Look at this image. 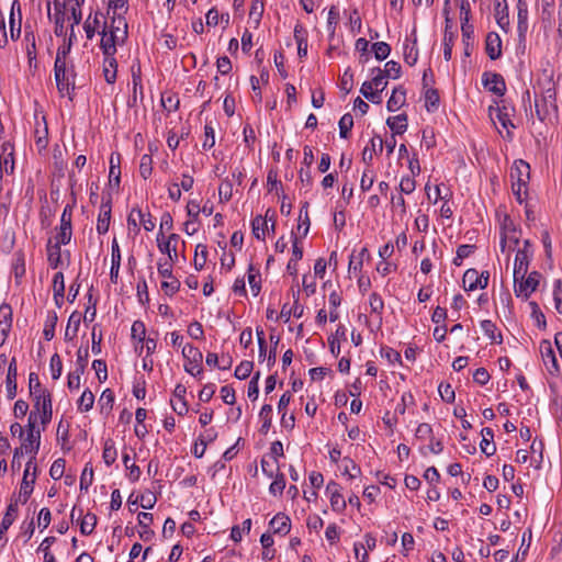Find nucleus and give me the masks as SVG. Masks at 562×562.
Segmentation results:
<instances>
[{
  "instance_id": "obj_1",
  "label": "nucleus",
  "mask_w": 562,
  "mask_h": 562,
  "mask_svg": "<svg viewBox=\"0 0 562 562\" xmlns=\"http://www.w3.org/2000/svg\"><path fill=\"white\" fill-rule=\"evenodd\" d=\"M540 88V99L543 102V108H540L539 95L536 93L535 98V110L538 119L543 122L551 111H557L558 106L555 103V87L551 79H546L544 82H538Z\"/></svg>"
},
{
  "instance_id": "obj_2",
  "label": "nucleus",
  "mask_w": 562,
  "mask_h": 562,
  "mask_svg": "<svg viewBox=\"0 0 562 562\" xmlns=\"http://www.w3.org/2000/svg\"><path fill=\"white\" fill-rule=\"evenodd\" d=\"M530 166L526 161L519 159L514 162L510 170V178L513 180L512 189L519 203H522L526 194V186L529 180Z\"/></svg>"
},
{
  "instance_id": "obj_3",
  "label": "nucleus",
  "mask_w": 562,
  "mask_h": 562,
  "mask_svg": "<svg viewBox=\"0 0 562 562\" xmlns=\"http://www.w3.org/2000/svg\"><path fill=\"white\" fill-rule=\"evenodd\" d=\"M101 34V43L100 48L102 49V53L105 57V63L109 64V66L113 67L115 66V53H116V45L122 44L125 41L120 38L117 34H111L108 32V24L106 22H103V29L100 32Z\"/></svg>"
},
{
  "instance_id": "obj_4",
  "label": "nucleus",
  "mask_w": 562,
  "mask_h": 562,
  "mask_svg": "<svg viewBox=\"0 0 562 562\" xmlns=\"http://www.w3.org/2000/svg\"><path fill=\"white\" fill-rule=\"evenodd\" d=\"M541 274L538 271H532L524 279L514 281V293L517 297L528 299L538 288Z\"/></svg>"
},
{
  "instance_id": "obj_5",
  "label": "nucleus",
  "mask_w": 562,
  "mask_h": 562,
  "mask_svg": "<svg viewBox=\"0 0 562 562\" xmlns=\"http://www.w3.org/2000/svg\"><path fill=\"white\" fill-rule=\"evenodd\" d=\"M36 463H33V460L30 459L26 463V469L24 471L23 479L21 482L19 498L16 499L18 503L21 502L24 504L27 502L30 495L33 492L34 483L36 480Z\"/></svg>"
},
{
  "instance_id": "obj_6",
  "label": "nucleus",
  "mask_w": 562,
  "mask_h": 562,
  "mask_svg": "<svg viewBox=\"0 0 562 562\" xmlns=\"http://www.w3.org/2000/svg\"><path fill=\"white\" fill-rule=\"evenodd\" d=\"M182 356L186 359L184 370L191 375H196L202 372V352L191 344H187L182 348Z\"/></svg>"
},
{
  "instance_id": "obj_7",
  "label": "nucleus",
  "mask_w": 562,
  "mask_h": 562,
  "mask_svg": "<svg viewBox=\"0 0 562 562\" xmlns=\"http://www.w3.org/2000/svg\"><path fill=\"white\" fill-rule=\"evenodd\" d=\"M172 263L171 261H165L158 263V273L160 277L167 279L161 282V289L164 292L171 296L177 293L180 289V281L172 276Z\"/></svg>"
},
{
  "instance_id": "obj_8",
  "label": "nucleus",
  "mask_w": 562,
  "mask_h": 562,
  "mask_svg": "<svg viewBox=\"0 0 562 562\" xmlns=\"http://www.w3.org/2000/svg\"><path fill=\"white\" fill-rule=\"evenodd\" d=\"M54 75L60 95L68 97L69 100H72L71 91L75 89V75L72 71L69 72L67 67H60V71L57 74V68L54 67Z\"/></svg>"
},
{
  "instance_id": "obj_9",
  "label": "nucleus",
  "mask_w": 562,
  "mask_h": 562,
  "mask_svg": "<svg viewBox=\"0 0 562 562\" xmlns=\"http://www.w3.org/2000/svg\"><path fill=\"white\" fill-rule=\"evenodd\" d=\"M488 112L492 121L495 123V120H497L499 124L506 130V137L510 139L512 133L509 128H514L515 125L510 120V113L508 108L506 105H496L495 108L491 105Z\"/></svg>"
},
{
  "instance_id": "obj_10",
  "label": "nucleus",
  "mask_w": 562,
  "mask_h": 562,
  "mask_svg": "<svg viewBox=\"0 0 562 562\" xmlns=\"http://www.w3.org/2000/svg\"><path fill=\"white\" fill-rule=\"evenodd\" d=\"M482 83L485 89L495 93L498 97L504 95L506 91L505 80L499 74L484 72L482 76Z\"/></svg>"
},
{
  "instance_id": "obj_11",
  "label": "nucleus",
  "mask_w": 562,
  "mask_h": 562,
  "mask_svg": "<svg viewBox=\"0 0 562 562\" xmlns=\"http://www.w3.org/2000/svg\"><path fill=\"white\" fill-rule=\"evenodd\" d=\"M340 491V485L334 481H330L326 486V492L329 495L331 509L337 513H341L346 508V501L344 499Z\"/></svg>"
},
{
  "instance_id": "obj_12",
  "label": "nucleus",
  "mask_w": 562,
  "mask_h": 562,
  "mask_svg": "<svg viewBox=\"0 0 562 562\" xmlns=\"http://www.w3.org/2000/svg\"><path fill=\"white\" fill-rule=\"evenodd\" d=\"M111 220V196L109 195L106 200L103 198L100 206V213L97 222V232L100 235L105 234L109 231Z\"/></svg>"
},
{
  "instance_id": "obj_13",
  "label": "nucleus",
  "mask_w": 562,
  "mask_h": 562,
  "mask_svg": "<svg viewBox=\"0 0 562 562\" xmlns=\"http://www.w3.org/2000/svg\"><path fill=\"white\" fill-rule=\"evenodd\" d=\"M540 352L542 356L543 363L547 367L548 371L551 374L557 373L559 371L558 360L550 341L543 340L541 342Z\"/></svg>"
},
{
  "instance_id": "obj_14",
  "label": "nucleus",
  "mask_w": 562,
  "mask_h": 562,
  "mask_svg": "<svg viewBox=\"0 0 562 562\" xmlns=\"http://www.w3.org/2000/svg\"><path fill=\"white\" fill-rule=\"evenodd\" d=\"M105 18L102 12L95 11L94 13H90L83 23V30L86 32V36L88 40H92L95 35L97 30L102 26Z\"/></svg>"
},
{
  "instance_id": "obj_15",
  "label": "nucleus",
  "mask_w": 562,
  "mask_h": 562,
  "mask_svg": "<svg viewBox=\"0 0 562 562\" xmlns=\"http://www.w3.org/2000/svg\"><path fill=\"white\" fill-rule=\"evenodd\" d=\"M485 50L492 60H496L502 56V40L496 32L487 33Z\"/></svg>"
},
{
  "instance_id": "obj_16",
  "label": "nucleus",
  "mask_w": 562,
  "mask_h": 562,
  "mask_svg": "<svg viewBox=\"0 0 562 562\" xmlns=\"http://www.w3.org/2000/svg\"><path fill=\"white\" fill-rule=\"evenodd\" d=\"M16 376H18V369H16V359L12 358L9 368L8 373L5 378V390H7V397L9 400H13L16 396Z\"/></svg>"
},
{
  "instance_id": "obj_17",
  "label": "nucleus",
  "mask_w": 562,
  "mask_h": 562,
  "mask_svg": "<svg viewBox=\"0 0 562 562\" xmlns=\"http://www.w3.org/2000/svg\"><path fill=\"white\" fill-rule=\"evenodd\" d=\"M187 393V389L182 384H177L173 390V397L175 400H171V406L172 409L180 416L187 414L188 412V405L184 400Z\"/></svg>"
},
{
  "instance_id": "obj_18",
  "label": "nucleus",
  "mask_w": 562,
  "mask_h": 562,
  "mask_svg": "<svg viewBox=\"0 0 562 562\" xmlns=\"http://www.w3.org/2000/svg\"><path fill=\"white\" fill-rule=\"evenodd\" d=\"M10 35L11 38L14 41L19 38L21 33V12H20V4L15 0L12 2L11 5V14H10Z\"/></svg>"
},
{
  "instance_id": "obj_19",
  "label": "nucleus",
  "mask_w": 562,
  "mask_h": 562,
  "mask_svg": "<svg viewBox=\"0 0 562 562\" xmlns=\"http://www.w3.org/2000/svg\"><path fill=\"white\" fill-rule=\"evenodd\" d=\"M108 32L117 34V36L124 41L127 38V22L123 14H113Z\"/></svg>"
},
{
  "instance_id": "obj_20",
  "label": "nucleus",
  "mask_w": 562,
  "mask_h": 562,
  "mask_svg": "<svg viewBox=\"0 0 562 562\" xmlns=\"http://www.w3.org/2000/svg\"><path fill=\"white\" fill-rule=\"evenodd\" d=\"M270 527L271 529L273 530L274 533H279V535H286L290 532V529H291V520L290 518L282 514V513H279L277 514L271 520H270Z\"/></svg>"
},
{
  "instance_id": "obj_21",
  "label": "nucleus",
  "mask_w": 562,
  "mask_h": 562,
  "mask_svg": "<svg viewBox=\"0 0 562 562\" xmlns=\"http://www.w3.org/2000/svg\"><path fill=\"white\" fill-rule=\"evenodd\" d=\"M406 101V91L403 87L393 89L390 99L387 100L386 108L390 112H395L401 109Z\"/></svg>"
},
{
  "instance_id": "obj_22",
  "label": "nucleus",
  "mask_w": 562,
  "mask_h": 562,
  "mask_svg": "<svg viewBox=\"0 0 562 562\" xmlns=\"http://www.w3.org/2000/svg\"><path fill=\"white\" fill-rule=\"evenodd\" d=\"M121 155L112 154L110 157V169H109V182L111 186L116 188L120 187L121 182Z\"/></svg>"
},
{
  "instance_id": "obj_23",
  "label": "nucleus",
  "mask_w": 562,
  "mask_h": 562,
  "mask_svg": "<svg viewBox=\"0 0 562 562\" xmlns=\"http://www.w3.org/2000/svg\"><path fill=\"white\" fill-rule=\"evenodd\" d=\"M481 434V450L485 456L491 457L496 452V446L493 442L494 431L492 428L485 427L482 429Z\"/></svg>"
},
{
  "instance_id": "obj_24",
  "label": "nucleus",
  "mask_w": 562,
  "mask_h": 562,
  "mask_svg": "<svg viewBox=\"0 0 562 562\" xmlns=\"http://www.w3.org/2000/svg\"><path fill=\"white\" fill-rule=\"evenodd\" d=\"M268 213H270V210L267 211L265 217H262L261 215H258L251 222L252 234L257 239L263 240L265 236H266V232L269 233Z\"/></svg>"
},
{
  "instance_id": "obj_25",
  "label": "nucleus",
  "mask_w": 562,
  "mask_h": 562,
  "mask_svg": "<svg viewBox=\"0 0 562 562\" xmlns=\"http://www.w3.org/2000/svg\"><path fill=\"white\" fill-rule=\"evenodd\" d=\"M376 148L379 153L383 150V139L378 135L371 138L370 146L364 147L362 151V160L367 165H371L373 155L376 153Z\"/></svg>"
},
{
  "instance_id": "obj_26",
  "label": "nucleus",
  "mask_w": 562,
  "mask_h": 562,
  "mask_svg": "<svg viewBox=\"0 0 562 562\" xmlns=\"http://www.w3.org/2000/svg\"><path fill=\"white\" fill-rule=\"evenodd\" d=\"M41 446V432H36V435L27 434L24 439L22 447L24 448L25 453H31V459L33 463H35V456L37 454Z\"/></svg>"
},
{
  "instance_id": "obj_27",
  "label": "nucleus",
  "mask_w": 562,
  "mask_h": 562,
  "mask_svg": "<svg viewBox=\"0 0 562 562\" xmlns=\"http://www.w3.org/2000/svg\"><path fill=\"white\" fill-rule=\"evenodd\" d=\"M18 514V501H11L9 504L7 512L2 518L1 526H0V539L2 538L3 533L10 528V526L13 524L15 517Z\"/></svg>"
},
{
  "instance_id": "obj_28",
  "label": "nucleus",
  "mask_w": 562,
  "mask_h": 562,
  "mask_svg": "<svg viewBox=\"0 0 562 562\" xmlns=\"http://www.w3.org/2000/svg\"><path fill=\"white\" fill-rule=\"evenodd\" d=\"M53 291H54V300L58 306L64 302V293H65V281L64 273L57 272L53 279Z\"/></svg>"
},
{
  "instance_id": "obj_29",
  "label": "nucleus",
  "mask_w": 562,
  "mask_h": 562,
  "mask_svg": "<svg viewBox=\"0 0 562 562\" xmlns=\"http://www.w3.org/2000/svg\"><path fill=\"white\" fill-rule=\"evenodd\" d=\"M161 237H162V233H159L158 236H157V241H158L159 250L162 254H167L168 255L169 259L167 261L175 262V259H173L172 254H171V249H172L173 245H176V243L178 241L179 235L178 234H171L166 241H162L160 239Z\"/></svg>"
},
{
  "instance_id": "obj_30",
  "label": "nucleus",
  "mask_w": 562,
  "mask_h": 562,
  "mask_svg": "<svg viewBox=\"0 0 562 562\" xmlns=\"http://www.w3.org/2000/svg\"><path fill=\"white\" fill-rule=\"evenodd\" d=\"M462 283L465 291H474L480 288L477 270L473 268L468 269L463 274Z\"/></svg>"
},
{
  "instance_id": "obj_31",
  "label": "nucleus",
  "mask_w": 562,
  "mask_h": 562,
  "mask_svg": "<svg viewBox=\"0 0 562 562\" xmlns=\"http://www.w3.org/2000/svg\"><path fill=\"white\" fill-rule=\"evenodd\" d=\"M386 124L395 134H403L407 130V116L405 114L391 116L386 120Z\"/></svg>"
},
{
  "instance_id": "obj_32",
  "label": "nucleus",
  "mask_w": 562,
  "mask_h": 562,
  "mask_svg": "<svg viewBox=\"0 0 562 562\" xmlns=\"http://www.w3.org/2000/svg\"><path fill=\"white\" fill-rule=\"evenodd\" d=\"M47 260L53 269H56L61 263V251L58 245H53L49 239L47 244Z\"/></svg>"
},
{
  "instance_id": "obj_33",
  "label": "nucleus",
  "mask_w": 562,
  "mask_h": 562,
  "mask_svg": "<svg viewBox=\"0 0 562 562\" xmlns=\"http://www.w3.org/2000/svg\"><path fill=\"white\" fill-rule=\"evenodd\" d=\"M446 22H447V24H446L445 36H443V57L448 61L451 59L454 33L450 30L448 18H447Z\"/></svg>"
},
{
  "instance_id": "obj_34",
  "label": "nucleus",
  "mask_w": 562,
  "mask_h": 562,
  "mask_svg": "<svg viewBox=\"0 0 562 562\" xmlns=\"http://www.w3.org/2000/svg\"><path fill=\"white\" fill-rule=\"evenodd\" d=\"M72 35H74V33L70 34L69 42L67 45H64L57 49L56 59H55V64H54V67L57 68V72L60 71V67H64V68L67 67L66 57L71 49Z\"/></svg>"
},
{
  "instance_id": "obj_35",
  "label": "nucleus",
  "mask_w": 562,
  "mask_h": 562,
  "mask_svg": "<svg viewBox=\"0 0 562 562\" xmlns=\"http://www.w3.org/2000/svg\"><path fill=\"white\" fill-rule=\"evenodd\" d=\"M259 417L262 422L260 432L266 435L269 431L272 424V406L269 404H265L260 409Z\"/></svg>"
},
{
  "instance_id": "obj_36",
  "label": "nucleus",
  "mask_w": 562,
  "mask_h": 562,
  "mask_svg": "<svg viewBox=\"0 0 562 562\" xmlns=\"http://www.w3.org/2000/svg\"><path fill=\"white\" fill-rule=\"evenodd\" d=\"M29 389L31 397L49 394V392L42 386L38 375L35 372L29 374Z\"/></svg>"
},
{
  "instance_id": "obj_37",
  "label": "nucleus",
  "mask_w": 562,
  "mask_h": 562,
  "mask_svg": "<svg viewBox=\"0 0 562 562\" xmlns=\"http://www.w3.org/2000/svg\"><path fill=\"white\" fill-rule=\"evenodd\" d=\"M364 256H369L366 247H363L358 255L351 254L348 267L349 273L361 271Z\"/></svg>"
},
{
  "instance_id": "obj_38",
  "label": "nucleus",
  "mask_w": 562,
  "mask_h": 562,
  "mask_svg": "<svg viewBox=\"0 0 562 562\" xmlns=\"http://www.w3.org/2000/svg\"><path fill=\"white\" fill-rule=\"evenodd\" d=\"M116 457H117V451L115 449L114 441L112 439H108L104 442L103 454H102L104 463L106 465L113 464L116 460Z\"/></svg>"
},
{
  "instance_id": "obj_39",
  "label": "nucleus",
  "mask_w": 562,
  "mask_h": 562,
  "mask_svg": "<svg viewBox=\"0 0 562 562\" xmlns=\"http://www.w3.org/2000/svg\"><path fill=\"white\" fill-rule=\"evenodd\" d=\"M97 525V516L88 513L81 520L80 532L85 536H89L93 532Z\"/></svg>"
},
{
  "instance_id": "obj_40",
  "label": "nucleus",
  "mask_w": 562,
  "mask_h": 562,
  "mask_svg": "<svg viewBox=\"0 0 562 562\" xmlns=\"http://www.w3.org/2000/svg\"><path fill=\"white\" fill-rule=\"evenodd\" d=\"M439 94L436 89H427L425 93V106L428 112H434L439 106Z\"/></svg>"
},
{
  "instance_id": "obj_41",
  "label": "nucleus",
  "mask_w": 562,
  "mask_h": 562,
  "mask_svg": "<svg viewBox=\"0 0 562 562\" xmlns=\"http://www.w3.org/2000/svg\"><path fill=\"white\" fill-rule=\"evenodd\" d=\"M339 135L341 138H348L349 133L353 126V117L351 114L346 113L339 120Z\"/></svg>"
},
{
  "instance_id": "obj_42",
  "label": "nucleus",
  "mask_w": 562,
  "mask_h": 562,
  "mask_svg": "<svg viewBox=\"0 0 562 562\" xmlns=\"http://www.w3.org/2000/svg\"><path fill=\"white\" fill-rule=\"evenodd\" d=\"M207 260V248L203 244H199L195 247V256H194V268L196 270H202Z\"/></svg>"
},
{
  "instance_id": "obj_43",
  "label": "nucleus",
  "mask_w": 562,
  "mask_h": 562,
  "mask_svg": "<svg viewBox=\"0 0 562 562\" xmlns=\"http://www.w3.org/2000/svg\"><path fill=\"white\" fill-rule=\"evenodd\" d=\"M481 328L483 330V333L492 340V341H495L497 344H501L502 342V335L498 334V340H497V337H496V330H497V327L496 325L490 321V319H484L481 322Z\"/></svg>"
},
{
  "instance_id": "obj_44",
  "label": "nucleus",
  "mask_w": 562,
  "mask_h": 562,
  "mask_svg": "<svg viewBox=\"0 0 562 562\" xmlns=\"http://www.w3.org/2000/svg\"><path fill=\"white\" fill-rule=\"evenodd\" d=\"M94 403V395L90 390H85L78 400V409L88 412L92 408Z\"/></svg>"
},
{
  "instance_id": "obj_45",
  "label": "nucleus",
  "mask_w": 562,
  "mask_h": 562,
  "mask_svg": "<svg viewBox=\"0 0 562 562\" xmlns=\"http://www.w3.org/2000/svg\"><path fill=\"white\" fill-rule=\"evenodd\" d=\"M69 439V426L64 425L63 420L59 422L57 427V441L61 443V449L64 451H69L70 447L67 446Z\"/></svg>"
},
{
  "instance_id": "obj_46",
  "label": "nucleus",
  "mask_w": 562,
  "mask_h": 562,
  "mask_svg": "<svg viewBox=\"0 0 562 562\" xmlns=\"http://www.w3.org/2000/svg\"><path fill=\"white\" fill-rule=\"evenodd\" d=\"M139 220H143V211L140 209L134 207L127 217L128 228L133 229L135 234L139 232Z\"/></svg>"
},
{
  "instance_id": "obj_47",
  "label": "nucleus",
  "mask_w": 562,
  "mask_h": 562,
  "mask_svg": "<svg viewBox=\"0 0 562 562\" xmlns=\"http://www.w3.org/2000/svg\"><path fill=\"white\" fill-rule=\"evenodd\" d=\"M372 50L378 60H384L391 53V47L385 42H376L372 45Z\"/></svg>"
},
{
  "instance_id": "obj_48",
  "label": "nucleus",
  "mask_w": 562,
  "mask_h": 562,
  "mask_svg": "<svg viewBox=\"0 0 562 562\" xmlns=\"http://www.w3.org/2000/svg\"><path fill=\"white\" fill-rule=\"evenodd\" d=\"M248 283L251 288V291L254 292V295H258L260 292V274L258 271L254 269V267L250 265L248 269Z\"/></svg>"
},
{
  "instance_id": "obj_49",
  "label": "nucleus",
  "mask_w": 562,
  "mask_h": 562,
  "mask_svg": "<svg viewBox=\"0 0 562 562\" xmlns=\"http://www.w3.org/2000/svg\"><path fill=\"white\" fill-rule=\"evenodd\" d=\"M252 368H254L252 361H241L236 367L234 375L239 380H245L250 375Z\"/></svg>"
},
{
  "instance_id": "obj_50",
  "label": "nucleus",
  "mask_w": 562,
  "mask_h": 562,
  "mask_svg": "<svg viewBox=\"0 0 562 562\" xmlns=\"http://www.w3.org/2000/svg\"><path fill=\"white\" fill-rule=\"evenodd\" d=\"M299 220L302 224H299L297 228L301 229L302 226H304L303 231V237H305L310 231V217H308V202H304L300 210V216Z\"/></svg>"
},
{
  "instance_id": "obj_51",
  "label": "nucleus",
  "mask_w": 562,
  "mask_h": 562,
  "mask_svg": "<svg viewBox=\"0 0 562 562\" xmlns=\"http://www.w3.org/2000/svg\"><path fill=\"white\" fill-rule=\"evenodd\" d=\"M93 481V469L91 465L87 464L80 476V490L88 491L89 486Z\"/></svg>"
},
{
  "instance_id": "obj_52",
  "label": "nucleus",
  "mask_w": 562,
  "mask_h": 562,
  "mask_svg": "<svg viewBox=\"0 0 562 562\" xmlns=\"http://www.w3.org/2000/svg\"><path fill=\"white\" fill-rule=\"evenodd\" d=\"M529 306L531 308V317L536 321V324L539 328L546 327V317L543 313L541 312L539 305L531 301L529 302Z\"/></svg>"
},
{
  "instance_id": "obj_53",
  "label": "nucleus",
  "mask_w": 562,
  "mask_h": 562,
  "mask_svg": "<svg viewBox=\"0 0 562 562\" xmlns=\"http://www.w3.org/2000/svg\"><path fill=\"white\" fill-rule=\"evenodd\" d=\"M151 164L153 159L150 155L145 154L142 156L139 164V173L144 179H147L151 175Z\"/></svg>"
},
{
  "instance_id": "obj_54",
  "label": "nucleus",
  "mask_w": 562,
  "mask_h": 562,
  "mask_svg": "<svg viewBox=\"0 0 562 562\" xmlns=\"http://www.w3.org/2000/svg\"><path fill=\"white\" fill-rule=\"evenodd\" d=\"M50 372L54 380H58L63 372V362L57 353H54L50 358Z\"/></svg>"
},
{
  "instance_id": "obj_55",
  "label": "nucleus",
  "mask_w": 562,
  "mask_h": 562,
  "mask_svg": "<svg viewBox=\"0 0 562 562\" xmlns=\"http://www.w3.org/2000/svg\"><path fill=\"white\" fill-rule=\"evenodd\" d=\"M33 398V409L32 411H35L36 414L40 413L41 411H43V404H47V407H52V395L50 393L49 394H45V395H35V396H32Z\"/></svg>"
},
{
  "instance_id": "obj_56",
  "label": "nucleus",
  "mask_w": 562,
  "mask_h": 562,
  "mask_svg": "<svg viewBox=\"0 0 562 562\" xmlns=\"http://www.w3.org/2000/svg\"><path fill=\"white\" fill-rule=\"evenodd\" d=\"M71 235H72L71 228L59 227V232L54 237L55 243H53V245H58L60 247L61 245L69 244L70 239H71Z\"/></svg>"
},
{
  "instance_id": "obj_57",
  "label": "nucleus",
  "mask_w": 562,
  "mask_h": 562,
  "mask_svg": "<svg viewBox=\"0 0 562 562\" xmlns=\"http://www.w3.org/2000/svg\"><path fill=\"white\" fill-rule=\"evenodd\" d=\"M65 463L64 459H57L53 462L49 469V475L53 480H59L64 475Z\"/></svg>"
},
{
  "instance_id": "obj_58",
  "label": "nucleus",
  "mask_w": 562,
  "mask_h": 562,
  "mask_svg": "<svg viewBox=\"0 0 562 562\" xmlns=\"http://www.w3.org/2000/svg\"><path fill=\"white\" fill-rule=\"evenodd\" d=\"M438 392L445 402L452 403L454 401L456 394L449 383H440L438 386Z\"/></svg>"
},
{
  "instance_id": "obj_59",
  "label": "nucleus",
  "mask_w": 562,
  "mask_h": 562,
  "mask_svg": "<svg viewBox=\"0 0 562 562\" xmlns=\"http://www.w3.org/2000/svg\"><path fill=\"white\" fill-rule=\"evenodd\" d=\"M92 368L95 371L97 378L100 382H104L108 379L106 363L103 360H94Z\"/></svg>"
},
{
  "instance_id": "obj_60",
  "label": "nucleus",
  "mask_w": 562,
  "mask_h": 562,
  "mask_svg": "<svg viewBox=\"0 0 562 562\" xmlns=\"http://www.w3.org/2000/svg\"><path fill=\"white\" fill-rule=\"evenodd\" d=\"M372 71H376V75L371 80L373 88L383 91L387 86V81L385 80L386 76L380 68H374Z\"/></svg>"
},
{
  "instance_id": "obj_61",
  "label": "nucleus",
  "mask_w": 562,
  "mask_h": 562,
  "mask_svg": "<svg viewBox=\"0 0 562 562\" xmlns=\"http://www.w3.org/2000/svg\"><path fill=\"white\" fill-rule=\"evenodd\" d=\"M382 71L386 77L396 79L401 76V65L394 60H390L385 64V69Z\"/></svg>"
},
{
  "instance_id": "obj_62",
  "label": "nucleus",
  "mask_w": 562,
  "mask_h": 562,
  "mask_svg": "<svg viewBox=\"0 0 562 562\" xmlns=\"http://www.w3.org/2000/svg\"><path fill=\"white\" fill-rule=\"evenodd\" d=\"M285 487V479L283 474H278L274 481L270 484L269 491L273 495H281Z\"/></svg>"
},
{
  "instance_id": "obj_63",
  "label": "nucleus",
  "mask_w": 562,
  "mask_h": 562,
  "mask_svg": "<svg viewBox=\"0 0 562 562\" xmlns=\"http://www.w3.org/2000/svg\"><path fill=\"white\" fill-rule=\"evenodd\" d=\"M146 328L143 322L135 321L132 325V337L138 341L145 340Z\"/></svg>"
},
{
  "instance_id": "obj_64",
  "label": "nucleus",
  "mask_w": 562,
  "mask_h": 562,
  "mask_svg": "<svg viewBox=\"0 0 562 562\" xmlns=\"http://www.w3.org/2000/svg\"><path fill=\"white\" fill-rule=\"evenodd\" d=\"M344 462H346L344 474L348 475L350 479L356 477L361 473L360 468L349 458H345Z\"/></svg>"
}]
</instances>
